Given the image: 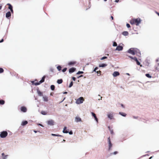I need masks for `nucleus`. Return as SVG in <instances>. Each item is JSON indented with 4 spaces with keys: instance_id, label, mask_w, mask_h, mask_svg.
Masks as SVG:
<instances>
[{
    "instance_id": "nucleus-61",
    "label": "nucleus",
    "mask_w": 159,
    "mask_h": 159,
    "mask_svg": "<svg viewBox=\"0 0 159 159\" xmlns=\"http://www.w3.org/2000/svg\"><path fill=\"white\" fill-rule=\"evenodd\" d=\"M2 157H3V156H5V154H4V153H2Z\"/></svg>"
},
{
    "instance_id": "nucleus-59",
    "label": "nucleus",
    "mask_w": 159,
    "mask_h": 159,
    "mask_svg": "<svg viewBox=\"0 0 159 159\" xmlns=\"http://www.w3.org/2000/svg\"><path fill=\"white\" fill-rule=\"evenodd\" d=\"M10 11H11V13H13L14 12H13V9H12V10H10Z\"/></svg>"
},
{
    "instance_id": "nucleus-13",
    "label": "nucleus",
    "mask_w": 159,
    "mask_h": 159,
    "mask_svg": "<svg viewBox=\"0 0 159 159\" xmlns=\"http://www.w3.org/2000/svg\"><path fill=\"white\" fill-rule=\"evenodd\" d=\"M75 121L76 122L81 121V119L78 116H76L75 118Z\"/></svg>"
},
{
    "instance_id": "nucleus-19",
    "label": "nucleus",
    "mask_w": 159,
    "mask_h": 159,
    "mask_svg": "<svg viewBox=\"0 0 159 159\" xmlns=\"http://www.w3.org/2000/svg\"><path fill=\"white\" fill-rule=\"evenodd\" d=\"M32 84L35 85H38L40 84L41 83H39V81L38 82H34V81L32 82Z\"/></svg>"
},
{
    "instance_id": "nucleus-28",
    "label": "nucleus",
    "mask_w": 159,
    "mask_h": 159,
    "mask_svg": "<svg viewBox=\"0 0 159 159\" xmlns=\"http://www.w3.org/2000/svg\"><path fill=\"white\" fill-rule=\"evenodd\" d=\"M5 103L4 101L2 100H0V105H3Z\"/></svg>"
},
{
    "instance_id": "nucleus-24",
    "label": "nucleus",
    "mask_w": 159,
    "mask_h": 159,
    "mask_svg": "<svg viewBox=\"0 0 159 159\" xmlns=\"http://www.w3.org/2000/svg\"><path fill=\"white\" fill-rule=\"evenodd\" d=\"M43 98L44 101L47 102L48 101V98L46 96L43 97Z\"/></svg>"
},
{
    "instance_id": "nucleus-35",
    "label": "nucleus",
    "mask_w": 159,
    "mask_h": 159,
    "mask_svg": "<svg viewBox=\"0 0 159 159\" xmlns=\"http://www.w3.org/2000/svg\"><path fill=\"white\" fill-rule=\"evenodd\" d=\"M41 113L42 115H46L47 114V113H46V112L45 111H42L41 112Z\"/></svg>"
},
{
    "instance_id": "nucleus-46",
    "label": "nucleus",
    "mask_w": 159,
    "mask_h": 159,
    "mask_svg": "<svg viewBox=\"0 0 159 159\" xmlns=\"http://www.w3.org/2000/svg\"><path fill=\"white\" fill-rule=\"evenodd\" d=\"M158 66L156 67V69L157 70L159 71V63H158Z\"/></svg>"
},
{
    "instance_id": "nucleus-38",
    "label": "nucleus",
    "mask_w": 159,
    "mask_h": 159,
    "mask_svg": "<svg viewBox=\"0 0 159 159\" xmlns=\"http://www.w3.org/2000/svg\"><path fill=\"white\" fill-rule=\"evenodd\" d=\"M67 69V68L66 67H65V68H64V69H63L62 70V71L63 72H66V70Z\"/></svg>"
},
{
    "instance_id": "nucleus-26",
    "label": "nucleus",
    "mask_w": 159,
    "mask_h": 159,
    "mask_svg": "<svg viewBox=\"0 0 159 159\" xmlns=\"http://www.w3.org/2000/svg\"><path fill=\"white\" fill-rule=\"evenodd\" d=\"M112 144L111 143L108 144V150L110 151L111 149V148L112 147Z\"/></svg>"
},
{
    "instance_id": "nucleus-32",
    "label": "nucleus",
    "mask_w": 159,
    "mask_h": 159,
    "mask_svg": "<svg viewBox=\"0 0 159 159\" xmlns=\"http://www.w3.org/2000/svg\"><path fill=\"white\" fill-rule=\"evenodd\" d=\"M52 135L53 136H59V137H61L62 136L61 135H59V134H52Z\"/></svg>"
},
{
    "instance_id": "nucleus-36",
    "label": "nucleus",
    "mask_w": 159,
    "mask_h": 159,
    "mask_svg": "<svg viewBox=\"0 0 159 159\" xmlns=\"http://www.w3.org/2000/svg\"><path fill=\"white\" fill-rule=\"evenodd\" d=\"M113 46L114 47L117 46V44L116 42H114L113 43Z\"/></svg>"
},
{
    "instance_id": "nucleus-53",
    "label": "nucleus",
    "mask_w": 159,
    "mask_h": 159,
    "mask_svg": "<svg viewBox=\"0 0 159 159\" xmlns=\"http://www.w3.org/2000/svg\"><path fill=\"white\" fill-rule=\"evenodd\" d=\"M38 125L39 126H41L43 127V125L41 124H38Z\"/></svg>"
},
{
    "instance_id": "nucleus-18",
    "label": "nucleus",
    "mask_w": 159,
    "mask_h": 159,
    "mask_svg": "<svg viewBox=\"0 0 159 159\" xmlns=\"http://www.w3.org/2000/svg\"><path fill=\"white\" fill-rule=\"evenodd\" d=\"M107 65L105 63H102L99 65V67H104L107 66Z\"/></svg>"
},
{
    "instance_id": "nucleus-40",
    "label": "nucleus",
    "mask_w": 159,
    "mask_h": 159,
    "mask_svg": "<svg viewBox=\"0 0 159 159\" xmlns=\"http://www.w3.org/2000/svg\"><path fill=\"white\" fill-rule=\"evenodd\" d=\"M136 62V64L137 65H140V62L138 61V60H137V61H135Z\"/></svg>"
},
{
    "instance_id": "nucleus-3",
    "label": "nucleus",
    "mask_w": 159,
    "mask_h": 159,
    "mask_svg": "<svg viewBox=\"0 0 159 159\" xmlns=\"http://www.w3.org/2000/svg\"><path fill=\"white\" fill-rule=\"evenodd\" d=\"M8 133L6 131H3L0 133V136L1 138H5L7 135Z\"/></svg>"
},
{
    "instance_id": "nucleus-57",
    "label": "nucleus",
    "mask_w": 159,
    "mask_h": 159,
    "mask_svg": "<svg viewBox=\"0 0 159 159\" xmlns=\"http://www.w3.org/2000/svg\"><path fill=\"white\" fill-rule=\"evenodd\" d=\"M155 12L159 16V13L157 11H155Z\"/></svg>"
},
{
    "instance_id": "nucleus-44",
    "label": "nucleus",
    "mask_w": 159,
    "mask_h": 159,
    "mask_svg": "<svg viewBox=\"0 0 159 159\" xmlns=\"http://www.w3.org/2000/svg\"><path fill=\"white\" fill-rule=\"evenodd\" d=\"M126 26L128 28H129L130 27V25L128 23L126 24Z\"/></svg>"
},
{
    "instance_id": "nucleus-47",
    "label": "nucleus",
    "mask_w": 159,
    "mask_h": 159,
    "mask_svg": "<svg viewBox=\"0 0 159 159\" xmlns=\"http://www.w3.org/2000/svg\"><path fill=\"white\" fill-rule=\"evenodd\" d=\"M110 133L111 134H113L114 133V132H113V130H110Z\"/></svg>"
},
{
    "instance_id": "nucleus-1",
    "label": "nucleus",
    "mask_w": 159,
    "mask_h": 159,
    "mask_svg": "<svg viewBox=\"0 0 159 159\" xmlns=\"http://www.w3.org/2000/svg\"><path fill=\"white\" fill-rule=\"evenodd\" d=\"M141 20L139 18L133 19L130 21V23L131 25L135 24L136 25H138L141 22Z\"/></svg>"
},
{
    "instance_id": "nucleus-7",
    "label": "nucleus",
    "mask_w": 159,
    "mask_h": 159,
    "mask_svg": "<svg viewBox=\"0 0 159 159\" xmlns=\"http://www.w3.org/2000/svg\"><path fill=\"white\" fill-rule=\"evenodd\" d=\"M11 16V13L10 11H8L6 14V17L7 19H9L10 17Z\"/></svg>"
},
{
    "instance_id": "nucleus-50",
    "label": "nucleus",
    "mask_w": 159,
    "mask_h": 159,
    "mask_svg": "<svg viewBox=\"0 0 159 159\" xmlns=\"http://www.w3.org/2000/svg\"><path fill=\"white\" fill-rule=\"evenodd\" d=\"M72 79L74 81H75L76 80V78L74 77H72Z\"/></svg>"
},
{
    "instance_id": "nucleus-64",
    "label": "nucleus",
    "mask_w": 159,
    "mask_h": 159,
    "mask_svg": "<svg viewBox=\"0 0 159 159\" xmlns=\"http://www.w3.org/2000/svg\"><path fill=\"white\" fill-rule=\"evenodd\" d=\"M115 2H119V0H116Z\"/></svg>"
},
{
    "instance_id": "nucleus-8",
    "label": "nucleus",
    "mask_w": 159,
    "mask_h": 159,
    "mask_svg": "<svg viewBox=\"0 0 159 159\" xmlns=\"http://www.w3.org/2000/svg\"><path fill=\"white\" fill-rule=\"evenodd\" d=\"M27 108L25 106H22L20 108V111L23 112H26L27 111Z\"/></svg>"
},
{
    "instance_id": "nucleus-33",
    "label": "nucleus",
    "mask_w": 159,
    "mask_h": 159,
    "mask_svg": "<svg viewBox=\"0 0 159 159\" xmlns=\"http://www.w3.org/2000/svg\"><path fill=\"white\" fill-rule=\"evenodd\" d=\"M73 85V82L72 81H71L70 84L69 86V88H71Z\"/></svg>"
},
{
    "instance_id": "nucleus-9",
    "label": "nucleus",
    "mask_w": 159,
    "mask_h": 159,
    "mask_svg": "<svg viewBox=\"0 0 159 159\" xmlns=\"http://www.w3.org/2000/svg\"><path fill=\"white\" fill-rule=\"evenodd\" d=\"M76 69L75 67H71L69 69V71L70 73H72L75 72L76 70Z\"/></svg>"
},
{
    "instance_id": "nucleus-60",
    "label": "nucleus",
    "mask_w": 159,
    "mask_h": 159,
    "mask_svg": "<svg viewBox=\"0 0 159 159\" xmlns=\"http://www.w3.org/2000/svg\"><path fill=\"white\" fill-rule=\"evenodd\" d=\"M83 75H80L78 77V78H80V77H83Z\"/></svg>"
},
{
    "instance_id": "nucleus-29",
    "label": "nucleus",
    "mask_w": 159,
    "mask_h": 159,
    "mask_svg": "<svg viewBox=\"0 0 159 159\" xmlns=\"http://www.w3.org/2000/svg\"><path fill=\"white\" fill-rule=\"evenodd\" d=\"M146 76L148 78H151L152 77V76L148 73H147L145 74Z\"/></svg>"
},
{
    "instance_id": "nucleus-62",
    "label": "nucleus",
    "mask_w": 159,
    "mask_h": 159,
    "mask_svg": "<svg viewBox=\"0 0 159 159\" xmlns=\"http://www.w3.org/2000/svg\"><path fill=\"white\" fill-rule=\"evenodd\" d=\"M138 116H133V118L134 119H137L138 118Z\"/></svg>"
},
{
    "instance_id": "nucleus-49",
    "label": "nucleus",
    "mask_w": 159,
    "mask_h": 159,
    "mask_svg": "<svg viewBox=\"0 0 159 159\" xmlns=\"http://www.w3.org/2000/svg\"><path fill=\"white\" fill-rule=\"evenodd\" d=\"M133 59L135 61H136L138 60L137 58L135 57H133Z\"/></svg>"
},
{
    "instance_id": "nucleus-39",
    "label": "nucleus",
    "mask_w": 159,
    "mask_h": 159,
    "mask_svg": "<svg viewBox=\"0 0 159 159\" xmlns=\"http://www.w3.org/2000/svg\"><path fill=\"white\" fill-rule=\"evenodd\" d=\"M107 58V57L104 56V57H102L100 59H101V60H103L105 59H106Z\"/></svg>"
},
{
    "instance_id": "nucleus-30",
    "label": "nucleus",
    "mask_w": 159,
    "mask_h": 159,
    "mask_svg": "<svg viewBox=\"0 0 159 159\" xmlns=\"http://www.w3.org/2000/svg\"><path fill=\"white\" fill-rule=\"evenodd\" d=\"M61 66L59 65L57 67V69L58 70V71H60L61 69Z\"/></svg>"
},
{
    "instance_id": "nucleus-45",
    "label": "nucleus",
    "mask_w": 159,
    "mask_h": 159,
    "mask_svg": "<svg viewBox=\"0 0 159 159\" xmlns=\"http://www.w3.org/2000/svg\"><path fill=\"white\" fill-rule=\"evenodd\" d=\"M8 9L10 10H12L13 9V7L11 5V6L8 7Z\"/></svg>"
},
{
    "instance_id": "nucleus-37",
    "label": "nucleus",
    "mask_w": 159,
    "mask_h": 159,
    "mask_svg": "<svg viewBox=\"0 0 159 159\" xmlns=\"http://www.w3.org/2000/svg\"><path fill=\"white\" fill-rule=\"evenodd\" d=\"M4 71L3 69L2 68L0 67V73H3Z\"/></svg>"
},
{
    "instance_id": "nucleus-54",
    "label": "nucleus",
    "mask_w": 159,
    "mask_h": 159,
    "mask_svg": "<svg viewBox=\"0 0 159 159\" xmlns=\"http://www.w3.org/2000/svg\"><path fill=\"white\" fill-rule=\"evenodd\" d=\"M34 132L35 133H37V132H40L39 131H36V130H34Z\"/></svg>"
},
{
    "instance_id": "nucleus-17",
    "label": "nucleus",
    "mask_w": 159,
    "mask_h": 159,
    "mask_svg": "<svg viewBox=\"0 0 159 159\" xmlns=\"http://www.w3.org/2000/svg\"><path fill=\"white\" fill-rule=\"evenodd\" d=\"M46 76L45 75H44L42 78L41 80L39 81V83H40L41 84L43 82L45 81V78Z\"/></svg>"
},
{
    "instance_id": "nucleus-12",
    "label": "nucleus",
    "mask_w": 159,
    "mask_h": 159,
    "mask_svg": "<svg viewBox=\"0 0 159 159\" xmlns=\"http://www.w3.org/2000/svg\"><path fill=\"white\" fill-rule=\"evenodd\" d=\"M91 113L92 114V116H93L94 117L97 123H98V119L97 118L96 115L93 112H91Z\"/></svg>"
},
{
    "instance_id": "nucleus-51",
    "label": "nucleus",
    "mask_w": 159,
    "mask_h": 159,
    "mask_svg": "<svg viewBox=\"0 0 159 159\" xmlns=\"http://www.w3.org/2000/svg\"><path fill=\"white\" fill-rule=\"evenodd\" d=\"M50 71L52 72L53 71V69L52 68H50Z\"/></svg>"
},
{
    "instance_id": "nucleus-41",
    "label": "nucleus",
    "mask_w": 159,
    "mask_h": 159,
    "mask_svg": "<svg viewBox=\"0 0 159 159\" xmlns=\"http://www.w3.org/2000/svg\"><path fill=\"white\" fill-rule=\"evenodd\" d=\"M98 67H95V68L94 69V70H93V71L96 72L97 71H96V70H98Z\"/></svg>"
},
{
    "instance_id": "nucleus-15",
    "label": "nucleus",
    "mask_w": 159,
    "mask_h": 159,
    "mask_svg": "<svg viewBox=\"0 0 159 159\" xmlns=\"http://www.w3.org/2000/svg\"><path fill=\"white\" fill-rule=\"evenodd\" d=\"M66 126L64 127L63 130V132L64 133L67 134L68 133V132H69V130H67L66 129Z\"/></svg>"
},
{
    "instance_id": "nucleus-5",
    "label": "nucleus",
    "mask_w": 159,
    "mask_h": 159,
    "mask_svg": "<svg viewBox=\"0 0 159 159\" xmlns=\"http://www.w3.org/2000/svg\"><path fill=\"white\" fill-rule=\"evenodd\" d=\"M54 121L52 120H49L47 121V124L48 125H54Z\"/></svg>"
},
{
    "instance_id": "nucleus-14",
    "label": "nucleus",
    "mask_w": 159,
    "mask_h": 159,
    "mask_svg": "<svg viewBox=\"0 0 159 159\" xmlns=\"http://www.w3.org/2000/svg\"><path fill=\"white\" fill-rule=\"evenodd\" d=\"M120 75V73L119 72L115 71L113 73V75L114 77H116Z\"/></svg>"
},
{
    "instance_id": "nucleus-52",
    "label": "nucleus",
    "mask_w": 159,
    "mask_h": 159,
    "mask_svg": "<svg viewBox=\"0 0 159 159\" xmlns=\"http://www.w3.org/2000/svg\"><path fill=\"white\" fill-rule=\"evenodd\" d=\"M128 57L132 59H133V57L131 56H128Z\"/></svg>"
},
{
    "instance_id": "nucleus-2",
    "label": "nucleus",
    "mask_w": 159,
    "mask_h": 159,
    "mask_svg": "<svg viewBox=\"0 0 159 159\" xmlns=\"http://www.w3.org/2000/svg\"><path fill=\"white\" fill-rule=\"evenodd\" d=\"M84 99L82 97H80L78 98L76 101V103L77 104H80L83 103Z\"/></svg>"
},
{
    "instance_id": "nucleus-42",
    "label": "nucleus",
    "mask_w": 159,
    "mask_h": 159,
    "mask_svg": "<svg viewBox=\"0 0 159 159\" xmlns=\"http://www.w3.org/2000/svg\"><path fill=\"white\" fill-rule=\"evenodd\" d=\"M96 72L97 74L98 75H101L100 71H97Z\"/></svg>"
},
{
    "instance_id": "nucleus-16",
    "label": "nucleus",
    "mask_w": 159,
    "mask_h": 159,
    "mask_svg": "<svg viewBox=\"0 0 159 159\" xmlns=\"http://www.w3.org/2000/svg\"><path fill=\"white\" fill-rule=\"evenodd\" d=\"M28 121L26 120L23 121L22 122L21 125L22 126H25L28 124Z\"/></svg>"
},
{
    "instance_id": "nucleus-4",
    "label": "nucleus",
    "mask_w": 159,
    "mask_h": 159,
    "mask_svg": "<svg viewBox=\"0 0 159 159\" xmlns=\"http://www.w3.org/2000/svg\"><path fill=\"white\" fill-rule=\"evenodd\" d=\"M134 49V48H130L128 50L127 52L132 55H134L135 54Z\"/></svg>"
},
{
    "instance_id": "nucleus-31",
    "label": "nucleus",
    "mask_w": 159,
    "mask_h": 159,
    "mask_svg": "<svg viewBox=\"0 0 159 159\" xmlns=\"http://www.w3.org/2000/svg\"><path fill=\"white\" fill-rule=\"evenodd\" d=\"M84 73V72L83 71H78L77 73H76V74L77 75H80V74H83Z\"/></svg>"
},
{
    "instance_id": "nucleus-11",
    "label": "nucleus",
    "mask_w": 159,
    "mask_h": 159,
    "mask_svg": "<svg viewBox=\"0 0 159 159\" xmlns=\"http://www.w3.org/2000/svg\"><path fill=\"white\" fill-rule=\"evenodd\" d=\"M123 49V47L122 46L120 45H118L117 46L116 49V50H117L118 51H122Z\"/></svg>"
},
{
    "instance_id": "nucleus-48",
    "label": "nucleus",
    "mask_w": 159,
    "mask_h": 159,
    "mask_svg": "<svg viewBox=\"0 0 159 159\" xmlns=\"http://www.w3.org/2000/svg\"><path fill=\"white\" fill-rule=\"evenodd\" d=\"M117 153H118L117 152L115 151V152H114L113 153H112V154H113L114 155H116V154H117Z\"/></svg>"
},
{
    "instance_id": "nucleus-20",
    "label": "nucleus",
    "mask_w": 159,
    "mask_h": 159,
    "mask_svg": "<svg viewBox=\"0 0 159 159\" xmlns=\"http://www.w3.org/2000/svg\"><path fill=\"white\" fill-rule=\"evenodd\" d=\"M37 92L38 93V95L39 96H42L43 95V93H42V92H41L39 90V89H38L37 90Z\"/></svg>"
},
{
    "instance_id": "nucleus-55",
    "label": "nucleus",
    "mask_w": 159,
    "mask_h": 159,
    "mask_svg": "<svg viewBox=\"0 0 159 159\" xmlns=\"http://www.w3.org/2000/svg\"><path fill=\"white\" fill-rule=\"evenodd\" d=\"M4 41V40L3 39H1V40L0 41V43H2Z\"/></svg>"
},
{
    "instance_id": "nucleus-6",
    "label": "nucleus",
    "mask_w": 159,
    "mask_h": 159,
    "mask_svg": "<svg viewBox=\"0 0 159 159\" xmlns=\"http://www.w3.org/2000/svg\"><path fill=\"white\" fill-rule=\"evenodd\" d=\"M134 51L135 53H136L138 56L140 57L141 56L140 51L136 48H135Z\"/></svg>"
},
{
    "instance_id": "nucleus-27",
    "label": "nucleus",
    "mask_w": 159,
    "mask_h": 159,
    "mask_svg": "<svg viewBox=\"0 0 159 159\" xmlns=\"http://www.w3.org/2000/svg\"><path fill=\"white\" fill-rule=\"evenodd\" d=\"M50 88L53 91L55 89V86L54 85H52L50 86Z\"/></svg>"
},
{
    "instance_id": "nucleus-43",
    "label": "nucleus",
    "mask_w": 159,
    "mask_h": 159,
    "mask_svg": "<svg viewBox=\"0 0 159 159\" xmlns=\"http://www.w3.org/2000/svg\"><path fill=\"white\" fill-rule=\"evenodd\" d=\"M68 133H69V134L70 135H72L73 134V132L72 130H70V131H69Z\"/></svg>"
},
{
    "instance_id": "nucleus-10",
    "label": "nucleus",
    "mask_w": 159,
    "mask_h": 159,
    "mask_svg": "<svg viewBox=\"0 0 159 159\" xmlns=\"http://www.w3.org/2000/svg\"><path fill=\"white\" fill-rule=\"evenodd\" d=\"M107 116L108 118L110 120H112L113 118V114L111 113H108L107 114Z\"/></svg>"
},
{
    "instance_id": "nucleus-25",
    "label": "nucleus",
    "mask_w": 159,
    "mask_h": 159,
    "mask_svg": "<svg viewBox=\"0 0 159 159\" xmlns=\"http://www.w3.org/2000/svg\"><path fill=\"white\" fill-rule=\"evenodd\" d=\"M62 82H63L62 80V79H58L57 80V83L58 84H60L62 83Z\"/></svg>"
},
{
    "instance_id": "nucleus-56",
    "label": "nucleus",
    "mask_w": 159,
    "mask_h": 159,
    "mask_svg": "<svg viewBox=\"0 0 159 159\" xmlns=\"http://www.w3.org/2000/svg\"><path fill=\"white\" fill-rule=\"evenodd\" d=\"M108 141H111L110 137H109L107 139Z\"/></svg>"
},
{
    "instance_id": "nucleus-63",
    "label": "nucleus",
    "mask_w": 159,
    "mask_h": 159,
    "mask_svg": "<svg viewBox=\"0 0 159 159\" xmlns=\"http://www.w3.org/2000/svg\"><path fill=\"white\" fill-rule=\"evenodd\" d=\"M121 106L122 107H123V108H124V105H123V104H121Z\"/></svg>"
},
{
    "instance_id": "nucleus-58",
    "label": "nucleus",
    "mask_w": 159,
    "mask_h": 159,
    "mask_svg": "<svg viewBox=\"0 0 159 159\" xmlns=\"http://www.w3.org/2000/svg\"><path fill=\"white\" fill-rule=\"evenodd\" d=\"M7 5L8 6V7H10V6H11V4L10 3H7Z\"/></svg>"
},
{
    "instance_id": "nucleus-23",
    "label": "nucleus",
    "mask_w": 159,
    "mask_h": 159,
    "mask_svg": "<svg viewBox=\"0 0 159 159\" xmlns=\"http://www.w3.org/2000/svg\"><path fill=\"white\" fill-rule=\"evenodd\" d=\"M75 63H76V62L75 61H71L69 62L68 63V65L69 66H70V65H73L75 64Z\"/></svg>"
},
{
    "instance_id": "nucleus-21",
    "label": "nucleus",
    "mask_w": 159,
    "mask_h": 159,
    "mask_svg": "<svg viewBox=\"0 0 159 159\" xmlns=\"http://www.w3.org/2000/svg\"><path fill=\"white\" fill-rule=\"evenodd\" d=\"M122 34L125 36H126L128 35L129 33L127 31H124L122 33Z\"/></svg>"
},
{
    "instance_id": "nucleus-34",
    "label": "nucleus",
    "mask_w": 159,
    "mask_h": 159,
    "mask_svg": "<svg viewBox=\"0 0 159 159\" xmlns=\"http://www.w3.org/2000/svg\"><path fill=\"white\" fill-rule=\"evenodd\" d=\"M8 156V155H5L3 157H2V159H7V157Z\"/></svg>"
},
{
    "instance_id": "nucleus-22",
    "label": "nucleus",
    "mask_w": 159,
    "mask_h": 159,
    "mask_svg": "<svg viewBox=\"0 0 159 159\" xmlns=\"http://www.w3.org/2000/svg\"><path fill=\"white\" fill-rule=\"evenodd\" d=\"M119 114L124 117H125L126 116V114L124 112H120Z\"/></svg>"
}]
</instances>
